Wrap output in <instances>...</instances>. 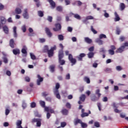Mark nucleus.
I'll use <instances>...</instances> for the list:
<instances>
[{
	"mask_svg": "<svg viewBox=\"0 0 128 128\" xmlns=\"http://www.w3.org/2000/svg\"><path fill=\"white\" fill-rule=\"evenodd\" d=\"M70 52L68 50L65 51V54L66 56H68V59L69 60L70 62L72 64V66H74L76 64V59L73 58L72 55V54H68Z\"/></svg>",
	"mask_w": 128,
	"mask_h": 128,
	"instance_id": "obj_1",
	"label": "nucleus"
},
{
	"mask_svg": "<svg viewBox=\"0 0 128 128\" xmlns=\"http://www.w3.org/2000/svg\"><path fill=\"white\" fill-rule=\"evenodd\" d=\"M32 124H34L36 122V126L40 128L42 126V119L40 118H34L31 121Z\"/></svg>",
	"mask_w": 128,
	"mask_h": 128,
	"instance_id": "obj_2",
	"label": "nucleus"
},
{
	"mask_svg": "<svg viewBox=\"0 0 128 128\" xmlns=\"http://www.w3.org/2000/svg\"><path fill=\"white\" fill-rule=\"evenodd\" d=\"M126 46H128V42H126L123 44V46H121L120 48H118L116 50V52H122L124 50V48H126Z\"/></svg>",
	"mask_w": 128,
	"mask_h": 128,
	"instance_id": "obj_3",
	"label": "nucleus"
},
{
	"mask_svg": "<svg viewBox=\"0 0 128 128\" xmlns=\"http://www.w3.org/2000/svg\"><path fill=\"white\" fill-rule=\"evenodd\" d=\"M56 48V46L54 47H52L48 51V58H52L54 56V50Z\"/></svg>",
	"mask_w": 128,
	"mask_h": 128,
	"instance_id": "obj_4",
	"label": "nucleus"
},
{
	"mask_svg": "<svg viewBox=\"0 0 128 128\" xmlns=\"http://www.w3.org/2000/svg\"><path fill=\"white\" fill-rule=\"evenodd\" d=\"M62 30V26L60 24H55V28H53L54 32H58Z\"/></svg>",
	"mask_w": 128,
	"mask_h": 128,
	"instance_id": "obj_5",
	"label": "nucleus"
},
{
	"mask_svg": "<svg viewBox=\"0 0 128 128\" xmlns=\"http://www.w3.org/2000/svg\"><path fill=\"white\" fill-rule=\"evenodd\" d=\"M22 16H23L24 18H26V20H28V18H30V16L28 15V8H26V9L24 10Z\"/></svg>",
	"mask_w": 128,
	"mask_h": 128,
	"instance_id": "obj_6",
	"label": "nucleus"
},
{
	"mask_svg": "<svg viewBox=\"0 0 128 128\" xmlns=\"http://www.w3.org/2000/svg\"><path fill=\"white\" fill-rule=\"evenodd\" d=\"M64 56V50H60L58 54V60H62V58Z\"/></svg>",
	"mask_w": 128,
	"mask_h": 128,
	"instance_id": "obj_7",
	"label": "nucleus"
},
{
	"mask_svg": "<svg viewBox=\"0 0 128 128\" xmlns=\"http://www.w3.org/2000/svg\"><path fill=\"white\" fill-rule=\"evenodd\" d=\"M3 32H4V34H8V32L10 30L8 29V27L6 25H4L2 26Z\"/></svg>",
	"mask_w": 128,
	"mask_h": 128,
	"instance_id": "obj_8",
	"label": "nucleus"
},
{
	"mask_svg": "<svg viewBox=\"0 0 128 128\" xmlns=\"http://www.w3.org/2000/svg\"><path fill=\"white\" fill-rule=\"evenodd\" d=\"M86 56V54L84 53H81L80 55L76 56V58H78V60L82 62V58Z\"/></svg>",
	"mask_w": 128,
	"mask_h": 128,
	"instance_id": "obj_9",
	"label": "nucleus"
},
{
	"mask_svg": "<svg viewBox=\"0 0 128 128\" xmlns=\"http://www.w3.org/2000/svg\"><path fill=\"white\" fill-rule=\"evenodd\" d=\"M45 32L47 36H48V38H52V34L50 32V28H46Z\"/></svg>",
	"mask_w": 128,
	"mask_h": 128,
	"instance_id": "obj_10",
	"label": "nucleus"
},
{
	"mask_svg": "<svg viewBox=\"0 0 128 128\" xmlns=\"http://www.w3.org/2000/svg\"><path fill=\"white\" fill-rule=\"evenodd\" d=\"M9 44L12 48H14V46H16L14 40V39H10V40Z\"/></svg>",
	"mask_w": 128,
	"mask_h": 128,
	"instance_id": "obj_11",
	"label": "nucleus"
},
{
	"mask_svg": "<svg viewBox=\"0 0 128 128\" xmlns=\"http://www.w3.org/2000/svg\"><path fill=\"white\" fill-rule=\"evenodd\" d=\"M82 120L78 118H75L74 121V126H78V124H81L82 123Z\"/></svg>",
	"mask_w": 128,
	"mask_h": 128,
	"instance_id": "obj_12",
	"label": "nucleus"
},
{
	"mask_svg": "<svg viewBox=\"0 0 128 128\" xmlns=\"http://www.w3.org/2000/svg\"><path fill=\"white\" fill-rule=\"evenodd\" d=\"M61 112L63 116H68V110L66 109V108H63L61 110Z\"/></svg>",
	"mask_w": 128,
	"mask_h": 128,
	"instance_id": "obj_13",
	"label": "nucleus"
},
{
	"mask_svg": "<svg viewBox=\"0 0 128 128\" xmlns=\"http://www.w3.org/2000/svg\"><path fill=\"white\" fill-rule=\"evenodd\" d=\"M22 120H18L17 122H16V126H17V128H22Z\"/></svg>",
	"mask_w": 128,
	"mask_h": 128,
	"instance_id": "obj_14",
	"label": "nucleus"
},
{
	"mask_svg": "<svg viewBox=\"0 0 128 128\" xmlns=\"http://www.w3.org/2000/svg\"><path fill=\"white\" fill-rule=\"evenodd\" d=\"M72 14L74 16L75 18H76V20H80L82 19V18L78 14H74V13H72Z\"/></svg>",
	"mask_w": 128,
	"mask_h": 128,
	"instance_id": "obj_15",
	"label": "nucleus"
},
{
	"mask_svg": "<svg viewBox=\"0 0 128 128\" xmlns=\"http://www.w3.org/2000/svg\"><path fill=\"white\" fill-rule=\"evenodd\" d=\"M54 68H56V65L52 64L49 66V69L51 72H54Z\"/></svg>",
	"mask_w": 128,
	"mask_h": 128,
	"instance_id": "obj_16",
	"label": "nucleus"
},
{
	"mask_svg": "<svg viewBox=\"0 0 128 128\" xmlns=\"http://www.w3.org/2000/svg\"><path fill=\"white\" fill-rule=\"evenodd\" d=\"M54 94L56 96V98L58 100H60V95L58 93V90H55L54 92Z\"/></svg>",
	"mask_w": 128,
	"mask_h": 128,
	"instance_id": "obj_17",
	"label": "nucleus"
},
{
	"mask_svg": "<svg viewBox=\"0 0 128 128\" xmlns=\"http://www.w3.org/2000/svg\"><path fill=\"white\" fill-rule=\"evenodd\" d=\"M12 52L16 56V54H20V51L18 49H14L12 50Z\"/></svg>",
	"mask_w": 128,
	"mask_h": 128,
	"instance_id": "obj_18",
	"label": "nucleus"
},
{
	"mask_svg": "<svg viewBox=\"0 0 128 128\" xmlns=\"http://www.w3.org/2000/svg\"><path fill=\"white\" fill-rule=\"evenodd\" d=\"M0 22L2 24H6V19L4 16H1Z\"/></svg>",
	"mask_w": 128,
	"mask_h": 128,
	"instance_id": "obj_19",
	"label": "nucleus"
},
{
	"mask_svg": "<svg viewBox=\"0 0 128 128\" xmlns=\"http://www.w3.org/2000/svg\"><path fill=\"white\" fill-rule=\"evenodd\" d=\"M84 40L86 42L87 44H92V39L88 37H86L84 38Z\"/></svg>",
	"mask_w": 128,
	"mask_h": 128,
	"instance_id": "obj_20",
	"label": "nucleus"
},
{
	"mask_svg": "<svg viewBox=\"0 0 128 128\" xmlns=\"http://www.w3.org/2000/svg\"><path fill=\"white\" fill-rule=\"evenodd\" d=\"M49 50L48 46L45 45L42 50V52H48Z\"/></svg>",
	"mask_w": 128,
	"mask_h": 128,
	"instance_id": "obj_21",
	"label": "nucleus"
},
{
	"mask_svg": "<svg viewBox=\"0 0 128 128\" xmlns=\"http://www.w3.org/2000/svg\"><path fill=\"white\" fill-rule=\"evenodd\" d=\"M15 13L16 14H22V9L20 8H16L15 9Z\"/></svg>",
	"mask_w": 128,
	"mask_h": 128,
	"instance_id": "obj_22",
	"label": "nucleus"
},
{
	"mask_svg": "<svg viewBox=\"0 0 128 128\" xmlns=\"http://www.w3.org/2000/svg\"><path fill=\"white\" fill-rule=\"evenodd\" d=\"M114 14H115L114 21L118 22V20H120V16H118V13L116 12H114Z\"/></svg>",
	"mask_w": 128,
	"mask_h": 128,
	"instance_id": "obj_23",
	"label": "nucleus"
},
{
	"mask_svg": "<svg viewBox=\"0 0 128 128\" xmlns=\"http://www.w3.org/2000/svg\"><path fill=\"white\" fill-rule=\"evenodd\" d=\"M88 58H92L94 56V52H89L87 54Z\"/></svg>",
	"mask_w": 128,
	"mask_h": 128,
	"instance_id": "obj_24",
	"label": "nucleus"
},
{
	"mask_svg": "<svg viewBox=\"0 0 128 128\" xmlns=\"http://www.w3.org/2000/svg\"><path fill=\"white\" fill-rule=\"evenodd\" d=\"M58 63L60 66H64V64H66V60L62 59H58Z\"/></svg>",
	"mask_w": 128,
	"mask_h": 128,
	"instance_id": "obj_25",
	"label": "nucleus"
},
{
	"mask_svg": "<svg viewBox=\"0 0 128 128\" xmlns=\"http://www.w3.org/2000/svg\"><path fill=\"white\" fill-rule=\"evenodd\" d=\"M24 48H22L21 51L22 54H28V52L26 51L28 48H26V46H24Z\"/></svg>",
	"mask_w": 128,
	"mask_h": 128,
	"instance_id": "obj_26",
	"label": "nucleus"
},
{
	"mask_svg": "<svg viewBox=\"0 0 128 128\" xmlns=\"http://www.w3.org/2000/svg\"><path fill=\"white\" fill-rule=\"evenodd\" d=\"M88 114H90V110L88 111V113H86V112L82 113L81 114V116L82 118H84V116H88Z\"/></svg>",
	"mask_w": 128,
	"mask_h": 128,
	"instance_id": "obj_27",
	"label": "nucleus"
},
{
	"mask_svg": "<svg viewBox=\"0 0 128 128\" xmlns=\"http://www.w3.org/2000/svg\"><path fill=\"white\" fill-rule=\"evenodd\" d=\"M84 82H86V84H90V80L88 76H84Z\"/></svg>",
	"mask_w": 128,
	"mask_h": 128,
	"instance_id": "obj_28",
	"label": "nucleus"
},
{
	"mask_svg": "<svg viewBox=\"0 0 128 128\" xmlns=\"http://www.w3.org/2000/svg\"><path fill=\"white\" fill-rule=\"evenodd\" d=\"M80 100L81 102H84L86 100V95L85 94H82L80 98Z\"/></svg>",
	"mask_w": 128,
	"mask_h": 128,
	"instance_id": "obj_29",
	"label": "nucleus"
},
{
	"mask_svg": "<svg viewBox=\"0 0 128 128\" xmlns=\"http://www.w3.org/2000/svg\"><path fill=\"white\" fill-rule=\"evenodd\" d=\"M120 8L121 10H124L126 8V5L124 3L120 4Z\"/></svg>",
	"mask_w": 128,
	"mask_h": 128,
	"instance_id": "obj_30",
	"label": "nucleus"
},
{
	"mask_svg": "<svg viewBox=\"0 0 128 128\" xmlns=\"http://www.w3.org/2000/svg\"><path fill=\"white\" fill-rule=\"evenodd\" d=\"M40 104L42 108H46V102L44 101L40 100Z\"/></svg>",
	"mask_w": 128,
	"mask_h": 128,
	"instance_id": "obj_31",
	"label": "nucleus"
},
{
	"mask_svg": "<svg viewBox=\"0 0 128 128\" xmlns=\"http://www.w3.org/2000/svg\"><path fill=\"white\" fill-rule=\"evenodd\" d=\"M49 3L52 6V8H56V2H54L52 1L51 2H50Z\"/></svg>",
	"mask_w": 128,
	"mask_h": 128,
	"instance_id": "obj_32",
	"label": "nucleus"
},
{
	"mask_svg": "<svg viewBox=\"0 0 128 128\" xmlns=\"http://www.w3.org/2000/svg\"><path fill=\"white\" fill-rule=\"evenodd\" d=\"M58 39L59 40H64V37L62 36V34H59L58 35Z\"/></svg>",
	"mask_w": 128,
	"mask_h": 128,
	"instance_id": "obj_33",
	"label": "nucleus"
},
{
	"mask_svg": "<svg viewBox=\"0 0 128 128\" xmlns=\"http://www.w3.org/2000/svg\"><path fill=\"white\" fill-rule=\"evenodd\" d=\"M80 124H81L82 128H88V124L86 123L82 122V121L80 123Z\"/></svg>",
	"mask_w": 128,
	"mask_h": 128,
	"instance_id": "obj_34",
	"label": "nucleus"
},
{
	"mask_svg": "<svg viewBox=\"0 0 128 128\" xmlns=\"http://www.w3.org/2000/svg\"><path fill=\"white\" fill-rule=\"evenodd\" d=\"M38 16H40V18H42L44 16V12L41 10L38 11Z\"/></svg>",
	"mask_w": 128,
	"mask_h": 128,
	"instance_id": "obj_35",
	"label": "nucleus"
},
{
	"mask_svg": "<svg viewBox=\"0 0 128 128\" xmlns=\"http://www.w3.org/2000/svg\"><path fill=\"white\" fill-rule=\"evenodd\" d=\"M99 38L100 40H102V38H106V36L104 34H100L99 36Z\"/></svg>",
	"mask_w": 128,
	"mask_h": 128,
	"instance_id": "obj_36",
	"label": "nucleus"
},
{
	"mask_svg": "<svg viewBox=\"0 0 128 128\" xmlns=\"http://www.w3.org/2000/svg\"><path fill=\"white\" fill-rule=\"evenodd\" d=\"M100 52L102 54H106V50H104V48H100Z\"/></svg>",
	"mask_w": 128,
	"mask_h": 128,
	"instance_id": "obj_37",
	"label": "nucleus"
},
{
	"mask_svg": "<svg viewBox=\"0 0 128 128\" xmlns=\"http://www.w3.org/2000/svg\"><path fill=\"white\" fill-rule=\"evenodd\" d=\"M22 108L24 110L26 108V103L24 101H23L22 102Z\"/></svg>",
	"mask_w": 128,
	"mask_h": 128,
	"instance_id": "obj_38",
	"label": "nucleus"
},
{
	"mask_svg": "<svg viewBox=\"0 0 128 128\" xmlns=\"http://www.w3.org/2000/svg\"><path fill=\"white\" fill-rule=\"evenodd\" d=\"M104 16H105V18H110V14L106 12V10H104Z\"/></svg>",
	"mask_w": 128,
	"mask_h": 128,
	"instance_id": "obj_39",
	"label": "nucleus"
},
{
	"mask_svg": "<svg viewBox=\"0 0 128 128\" xmlns=\"http://www.w3.org/2000/svg\"><path fill=\"white\" fill-rule=\"evenodd\" d=\"M56 10H58V12H62V7L60 6H58L56 7Z\"/></svg>",
	"mask_w": 128,
	"mask_h": 128,
	"instance_id": "obj_40",
	"label": "nucleus"
},
{
	"mask_svg": "<svg viewBox=\"0 0 128 128\" xmlns=\"http://www.w3.org/2000/svg\"><path fill=\"white\" fill-rule=\"evenodd\" d=\"M88 51L90 52H92L94 50V47L92 46L90 47L88 49Z\"/></svg>",
	"mask_w": 128,
	"mask_h": 128,
	"instance_id": "obj_41",
	"label": "nucleus"
},
{
	"mask_svg": "<svg viewBox=\"0 0 128 128\" xmlns=\"http://www.w3.org/2000/svg\"><path fill=\"white\" fill-rule=\"evenodd\" d=\"M108 52H109V54H110L111 56H114V50H109Z\"/></svg>",
	"mask_w": 128,
	"mask_h": 128,
	"instance_id": "obj_42",
	"label": "nucleus"
},
{
	"mask_svg": "<svg viewBox=\"0 0 128 128\" xmlns=\"http://www.w3.org/2000/svg\"><path fill=\"white\" fill-rule=\"evenodd\" d=\"M37 78H38V80H40V81H43L44 82V78H42L40 76V74H38L37 75Z\"/></svg>",
	"mask_w": 128,
	"mask_h": 128,
	"instance_id": "obj_43",
	"label": "nucleus"
},
{
	"mask_svg": "<svg viewBox=\"0 0 128 128\" xmlns=\"http://www.w3.org/2000/svg\"><path fill=\"white\" fill-rule=\"evenodd\" d=\"M116 34H120V29L118 27L116 28Z\"/></svg>",
	"mask_w": 128,
	"mask_h": 128,
	"instance_id": "obj_44",
	"label": "nucleus"
},
{
	"mask_svg": "<svg viewBox=\"0 0 128 128\" xmlns=\"http://www.w3.org/2000/svg\"><path fill=\"white\" fill-rule=\"evenodd\" d=\"M106 72H112V68H107L104 70Z\"/></svg>",
	"mask_w": 128,
	"mask_h": 128,
	"instance_id": "obj_45",
	"label": "nucleus"
},
{
	"mask_svg": "<svg viewBox=\"0 0 128 128\" xmlns=\"http://www.w3.org/2000/svg\"><path fill=\"white\" fill-rule=\"evenodd\" d=\"M116 70H118V72H120V70H122V68L120 66H116Z\"/></svg>",
	"mask_w": 128,
	"mask_h": 128,
	"instance_id": "obj_46",
	"label": "nucleus"
},
{
	"mask_svg": "<svg viewBox=\"0 0 128 128\" xmlns=\"http://www.w3.org/2000/svg\"><path fill=\"white\" fill-rule=\"evenodd\" d=\"M39 42H40L41 44H44V42H46V39L44 38H41L39 39Z\"/></svg>",
	"mask_w": 128,
	"mask_h": 128,
	"instance_id": "obj_47",
	"label": "nucleus"
},
{
	"mask_svg": "<svg viewBox=\"0 0 128 128\" xmlns=\"http://www.w3.org/2000/svg\"><path fill=\"white\" fill-rule=\"evenodd\" d=\"M66 126V122H62L60 123V126H61V128H64V126Z\"/></svg>",
	"mask_w": 128,
	"mask_h": 128,
	"instance_id": "obj_48",
	"label": "nucleus"
},
{
	"mask_svg": "<svg viewBox=\"0 0 128 128\" xmlns=\"http://www.w3.org/2000/svg\"><path fill=\"white\" fill-rule=\"evenodd\" d=\"M47 20H48L50 22H52V17L51 16H48Z\"/></svg>",
	"mask_w": 128,
	"mask_h": 128,
	"instance_id": "obj_49",
	"label": "nucleus"
},
{
	"mask_svg": "<svg viewBox=\"0 0 128 128\" xmlns=\"http://www.w3.org/2000/svg\"><path fill=\"white\" fill-rule=\"evenodd\" d=\"M22 30L23 32H26V27L25 25H24L22 26Z\"/></svg>",
	"mask_w": 128,
	"mask_h": 128,
	"instance_id": "obj_50",
	"label": "nucleus"
},
{
	"mask_svg": "<svg viewBox=\"0 0 128 128\" xmlns=\"http://www.w3.org/2000/svg\"><path fill=\"white\" fill-rule=\"evenodd\" d=\"M30 58L32 60H36V56H34V54L30 53Z\"/></svg>",
	"mask_w": 128,
	"mask_h": 128,
	"instance_id": "obj_51",
	"label": "nucleus"
},
{
	"mask_svg": "<svg viewBox=\"0 0 128 128\" xmlns=\"http://www.w3.org/2000/svg\"><path fill=\"white\" fill-rule=\"evenodd\" d=\"M3 60L4 64H8V58H6V57H4Z\"/></svg>",
	"mask_w": 128,
	"mask_h": 128,
	"instance_id": "obj_52",
	"label": "nucleus"
},
{
	"mask_svg": "<svg viewBox=\"0 0 128 128\" xmlns=\"http://www.w3.org/2000/svg\"><path fill=\"white\" fill-rule=\"evenodd\" d=\"M60 84L56 83V90H58V88H60Z\"/></svg>",
	"mask_w": 128,
	"mask_h": 128,
	"instance_id": "obj_53",
	"label": "nucleus"
},
{
	"mask_svg": "<svg viewBox=\"0 0 128 128\" xmlns=\"http://www.w3.org/2000/svg\"><path fill=\"white\" fill-rule=\"evenodd\" d=\"M66 107L67 108H71L72 106H70V104L69 102H67L66 104Z\"/></svg>",
	"mask_w": 128,
	"mask_h": 128,
	"instance_id": "obj_54",
	"label": "nucleus"
},
{
	"mask_svg": "<svg viewBox=\"0 0 128 128\" xmlns=\"http://www.w3.org/2000/svg\"><path fill=\"white\" fill-rule=\"evenodd\" d=\"M66 80H70V74H66Z\"/></svg>",
	"mask_w": 128,
	"mask_h": 128,
	"instance_id": "obj_55",
	"label": "nucleus"
},
{
	"mask_svg": "<svg viewBox=\"0 0 128 128\" xmlns=\"http://www.w3.org/2000/svg\"><path fill=\"white\" fill-rule=\"evenodd\" d=\"M36 102H32L31 103V105H30V106L31 108H36Z\"/></svg>",
	"mask_w": 128,
	"mask_h": 128,
	"instance_id": "obj_56",
	"label": "nucleus"
},
{
	"mask_svg": "<svg viewBox=\"0 0 128 128\" xmlns=\"http://www.w3.org/2000/svg\"><path fill=\"white\" fill-rule=\"evenodd\" d=\"M48 93L46 92H43L42 93V96H44V98H46V96H48Z\"/></svg>",
	"mask_w": 128,
	"mask_h": 128,
	"instance_id": "obj_57",
	"label": "nucleus"
},
{
	"mask_svg": "<svg viewBox=\"0 0 128 128\" xmlns=\"http://www.w3.org/2000/svg\"><path fill=\"white\" fill-rule=\"evenodd\" d=\"M102 102H108V97L106 96H104L103 98L102 99Z\"/></svg>",
	"mask_w": 128,
	"mask_h": 128,
	"instance_id": "obj_58",
	"label": "nucleus"
},
{
	"mask_svg": "<svg viewBox=\"0 0 128 128\" xmlns=\"http://www.w3.org/2000/svg\"><path fill=\"white\" fill-rule=\"evenodd\" d=\"M64 2L66 4V6H68V4H70V0H64Z\"/></svg>",
	"mask_w": 128,
	"mask_h": 128,
	"instance_id": "obj_59",
	"label": "nucleus"
},
{
	"mask_svg": "<svg viewBox=\"0 0 128 128\" xmlns=\"http://www.w3.org/2000/svg\"><path fill=\"white\" fill-rule=\"evenodd\" d=\"M96 94H98V98H100V96H102V94H100V90L98 89L96 90Z\"/></svg>",
	"mask_w": 128,
	"mask_h": 128,
	"instance_id": "obj_60",
	"label": "nucleus"
},
{
	"mask_svg": "<svg viewBox=\"0 0 128 128\" xmlns=\"http://www.w3.org/2000/svg\"><path fill=\"white\" fill-rule=\"evenodd\" d=\"M91 30L92 32H94V34H96V30L94 29V27L92 26H91Z\"/></svg>",
	"mask_w": 128,
	"mask_h": 128,
	"instance_id": "obj_61",
	"label": "nucleus"
},
{
	"mask_svg": "<svg viewBox=\"0 0 128 128\" xmlns=\"http://www.w3.org/2000/svg\"><path fill=\"white\" fill-rule=\"evenodd\" d=\"M36 4L38 8H40V1L36 2Z\"/></svg>",
	"mask_w": 128,
	"mask_h": 128,
	"instance_id": "obj_62",
	"label": "nucleus"
},
{
	"mask_svg": "<svg viewBox=\"0 0 128 128\" xmlns=\"http://www.w3.org/2000/svg\"><path fill=\"white\" fill-rule=\"evenodd\" d=\"M120 116L122 118H126V114H124V113H121V114H120Z\"/></svg>",
	"mask_w": 128,
	"mask_h": 128,
	"instance_id": "obj_63",
	"label": "nucleus"
},
{
	"mask_svg": "<svg viewBox=\"0 0 128 128\" xmlns=\"http://www.w3.org/2000/svg\"><path fill=\"white\" fill-rule=\"evenodd\" d=\"M97 42L98 44H102V41L100 40H97Z\"/></svg>",
	"mask_w": 128,
	"mask_h": 128,
	"instance_id": "obj_64",
	"label": "nucleus"
}]
</instances>
